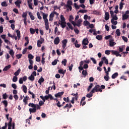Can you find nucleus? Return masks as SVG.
<instances>
[{
	"mask_svg": "<svg viewBox=\"0 0 129 129\" xmlns=\"http://www.w3.org/2000/svg\"><path fill=\"white\" fill-rule=\"evenodd\" d=\"M102 92V90L100 89V86L99 85H96L95 87L92 90V91L90 92V93H94V92Z\"/></svg>",
	"mask_w": 129,
	"mask_h": 129,
	"instance_id": "f257e3e1",
	"label": "nucleus"
},
{
	"mask_svg": "<svg viewBox=\"0 0 129 129\" xmlns=\"http://www.w3.org/2000/svg\"><path fill=\"white\" fill-rule=\"evenodd\" d=\"M29 106H30L31 107H33V108H30L29 109V111L30 113H34L36 112L37 111V105H35L33 103H29Z\"/></svg>",
	"mask_w": 129,
	"mask_h": 129,
	"instance_id": "f03ea898",
	"label": "nucleus"
},
{
	"mask_svg": "<svg viewBox=\"0 0 129 129\" xmlns=\"http://www.w3.org/2000/svg\"><path fill=\"white\" fill-rule=\"evenodd\" d=\"M72 1L69 0L67 2V4L65 6V8H67V12H69V10L70 11H72Z\"/></svg>",
	"mask_w": 129,
	"mask_h": 129,
	"instance_id": "7ed1b4c3",
	"label": "nucleus"
},
{
	"mask_svg": "<svg viewBox=\"0 0 129 129\" xmlns=\"http://www.w3.org/2000/svg\"><path fill=\"white\" fill-rule=\"evenodd\" d=\"M35 76H37V73L36 72H33L31 76L28 77V79L31 81H34L35 80Z\"/></svg>",
	"mask_w": 129,
	"mask_h": 129,
	"instance_id": "20e7f679",
	"label": "nucleus"
},
{
	"mask_svg": "<svg viewBox=\"0 0 129 129\" xmlns=\"http://www.w3.org/2000/svg\"><path fill=\"white\" fill-rule=\"evenodd\" d=\"M12 118H10V121L9 122V123L8 124V129H15V123H13L12 124Z\"/></svg>",
	"mask_w": 129,
	"mask_h": 129,
	"instance_id": "39448f33",
	"label": "nucleus"
},
{
	"mask_svg": "<svg viewBox=\"0 0 129 129\" xmlns=\"http://www.w3.org/2000/svg\"><path fill=\"white\" fill-rule=\"evenodd\" d=\"M42 16H43V19L44 21V23H47L49 22V20H48V14H45V13H42Z\"/></svg>",
	"mask_w": 129,
	"mask_h": 129,
	"instance_id": "423d86ee",
	"label": "nucleus"
},
{
	"mask_svg": "<svg viewBox=\"0 0 129 129\" xmlns=\"http://www.w3.org/2000/svg\"><path fill=\"white\" fill-rule=\"evenodd\" d=\"M68 42V40L67 39H64L61 41V43L62 44V47L63 49H65V48H66V46H67Z\"/></svg>",
	"mask_w": 129,
	"mask_h": 129,
	"instance_id": "0eeeda50",
	"label": "nucleus"
},
{
	"mask_svg": "<svg viewBox=\"0 0 129 129\" xmlns=\"http://www.w3.org/2000/svg\"><path fill=\"white\" fill-rule=\"evenodd\" d=\"M111 52L113 55H115L116 57H121V54H119V52L115 50H111Z\"/></svg>",
	"mask_w": 129,
	"mask_h": 129,
	"instance_id": "6e6552de",
	"label": "nucleus"
},
{
	"mask_svg": "<svg viewBox=\"0 0 129 129\" xmlns=\"http://www.w3.org/2000/svg\"><path fill=\"white\" fill-rule=\"evenodd\" d=\"M88 43H89L88 39L87 38H85L83 40L82 45H85V46H86L88 45Z\"/></svg>",
	"mask_w": 129,
	"mask_h": 129,
	"instance_id": "1a4fd4ad",
	"label": "nucleus"
},
{
	"mask_svg": "<svg viewBox=\"0 0 129 129\" xmlns=\"http://www.w3.org/2000/svg\"><path fill=\"white\" fill-rule=\"evenodd\" d=\"M58 25H60L61 28L64 29L66 27V22H58Z\"/></svg>",
	"mask_w": 129,
	"mask_h": 129,
	"instance_id": "9d476101",
	"label": "nucleus"
},
{
	"mask_svg": "<svg viewBox=\"0 0 129 129\" xmlns=\"http://www.w3.org/2000/svg\"><path fill=\"white\" fill-rule=\"evenodd\" d=\"M54 43L55 45H58L60 43V38L58 37L55 38L54 40Z\"/></svg>",
	"mask_w": 129,
	"mask_h": 129,
	"instance_id": "9b49d317",
	"label": "nucleus"
},
{
	"mask_svg": "<svg viewBox=\"0 0 129 129\" xmlns=\"http://www.w3.org/2000/svg\"><path fill=\"white\" fill-rule=\"evenodd\" d=\"M44 42V39L41 38L40 40H38L37 41V46L38 47H41V44H42Z\"/></svg>",
	"mask_w": 129,
	"mask_h": 129,
	"instance_id": "f8f14e48",
	"label": "nucleus"
},
{
	"mask_svg": "<svg viewBox=\"0 0 129 129\" xmlns=\"http://www.w3.org/2000/svg\"><path fill=\"white\" fill-rule=\"evenodd\" d=\"M21 4H22V1H17L15 2V5H16L18 8H21Z\"/></svg>",
	"mask_w": 129,
	"mask_h": 129,
	"instance_id": "ddd939ff",
	"label": "nucleus"
},
{
	"mask_svg": "<svg viewBox=\"0 0 129 129\" xmlns=\"http://www.w3.org/2000/svg\"><path fill=\"white\" fill-rule=\"evenodd\" d=\"M116 44V43L112 41V40H110L109 41V46L110 47H113Z\"/></svg>",
	"mask_w": 129,
	"mask_h": 129,
	"instance_id": "4468645a",
	"label": "nucleus"
},
{
	"mask_svg": "<svg viewBox=\"0 0 129 129\" xmlns=\"http://www.w3.org/2000/svg\"><path fill=\"white\" fill-rule=\"evenodd\" d=\"M105 21H108V20H109V13H108V12H105Z\"/></svg>",
	"mask_w": 129,
	"mask_h": 129,
	"instance_id": "2eb2a0df",
	"label": "nucleus"
},
{
	"mask_svg": "<svg viewBox=\"0 0 129 129\" xmlns=\"http://www.w3.org/2000/svg\"><path fill=\"white\" fill-rule=\"evenodd\" d=\"M45 81V80L43 77H41V78L39 79V80L38 81V83H39L40 85L42 84V83L44 82Z\"/></svg>",
	"mask_w": 129,
	"mask_h": 129,
	"instance_id": "dca6fc26",
	"label": "nucleus"
},
{
	"mask_svg": "<svg viewBox=\"0 0 129 129\" xmlns=\"http://www.w3.org/2000/svg\"><path fill=\"white\" fill-rule=\"evenodd\" d=\"M102 61H104V63L105 64H106L107 65L108 64V60H107V59H106V57L105 56L103 57L102 58Z\"/></svg>",
	"mask_w": 129,
	"mask_h": 129,
	"instance_id": "f3484780",
	"label": "nucleus"
},
{
	"mask_svg": "<svg viewBox=\"0 0 129 129\" xmlns=\"http://www.w3.org/2000/svg\"><path fill=\"white\" fill-rule=\"evenodd\" d=\"M16 33L18 40H20V39H21V32L20 31V30H17Z\"/></svg>",
	"mask_w": 129,
	"mask_h": 129,
	"instance_id": "a211bd4d",
	"label": "nucleus"
},
{
	"mask_svg": "<svg viewBox=\"0 0 129 129\" xmlns=\"http://www.w3.org/2000/svg\"><path fill=\"white\" fill-rule=\"evenodd\" d=\"M11 68V64H9L4 68L3 71H8Z\"/></svg>",
	"mask_w": 129,
	"mask_h": 129,
	"instance_id": "6ab92c4d",
	"label": "nucleus"
},
{
	"mask_svg": "<svg viewBox=\"0 0 129 129\" xmlns=\"http://www.w3.org/2000/svg\"><path fill=\"white\" fill-rule=\"evenodd\" d=\"M128 15H126V14H124L122 15V20H126L127 19H128Z\"/></svg>",
	"mask_w": 129,
	"mask_h": 129,
	"instance_id": "aec40b11",
	"label": "nucleus"
},
{
	"mask_svg": "<svg viewBox=\"0 0 129 129\" xmlns=\"http://www.w3.org/2000/svg\"><path fill=\"white\" fill-rule=\"evenodd\" d=\"M82 23V19H80L79 20L77 21V26L78 27H80V24Z\"/></svg>",
	"mask_w": 129,
	"mask_h": 129,
	"instance_id": "412c9836",
	"label": "nucleus"
},
{
	"mask_svg": "<svg viewBox=\"0 0 129 129\" xmlns=\"http://www.w3.org/2000/svg\"><path fill=\"white\" fill-rule=\"evenodd\" d=\"M63 94H64V92L58 93L55 95V97H58L59 96H61V95H63Z\"/></svg>",
	"mask_w": 129,
	"mask_h": 129,
	"instance_id": "4be33fe9",
	"label": "nucleus"
},
{
	"mask_svg": "<svg viewBox=\"0 0 129 129\" xmlns=\"http://www.w3.org/2000/svg\"><path fill=\"white\" fill-rule=\"evenodd\" d=\"M29 15L32 21H34V20H35V17L33 15V14H32L31 12L29 13Z\"/></svg>",
	"mask_w": 129,
	"mask_h": 129,
	"instance_id": "5701e85b",
	"label": "nucleus"
},
{
	"mask_svg": "<svg viewBox=\"0 0 129 129\" xmlns=\"http://www.w3.org/2000/svg\"><path fill=\"white\" fill-rule=\"evenodd\" d=\"M29 97L26 96L23 99V102L25 103V105L27 104V100H29Z\"/></svg>",
	"mask_w": 129,
	"mask_h": 129,
	"instance_id": "b1692460",
	"label": "nucleus"
},
{
	"mask_svg": "<svg viewBox=\"0 0 129 129\" xmlns=\"http://www.w3.org/2000/svg\"><path fill=\"white\" fill-rule=\"evenodd\" d=\"M20 72H21V69H19L14 73V75L15 76H18L19 74H20Z\"/></svg>",
	"mask_w": 129,
	"mask_h": 129,
	"instance_id": "393cba45",
	"label": "nucleus"
},
{
	"mask_svg": "<svg viewBox=\"0 0 129 129\" xmlns=\"http://www.w3.org/2000/svg\"><path fill=\"white\" fill-rule=\"evenodd\" d=\"M118 76V74L117 73H115L112 75V79H114L116 77H117Z\"/></svg>",
	"mask_w": 129,
	"mask_h": 129,
	"instance_id": "a878e982",
	"label": "nucleus"
},
{
	"mask_svg": "<svg viewBox=\"0 0 129 129\" xmlns=\"http://www.w3.org/2000/svg\"><path fill=\"white\" fill-rule=\"evenodd\" d=\"M45 29L47 31L49 30V22H45Z\"/></svg>",
	"mask_w": 129,
	"mask_h": 129,
	"instance_id": "bb28decb",
	"label": "nucleus"
},
{
	"mask_svg": "<svg viewBox=\"0 0 129 129\" xmlns=\"http://www.w3.org/2000/svg\"><path fill=\"white\" fill-rule=\"evenodd\" d=\"M9 53L10 55H11L12 57L14 58V55H15V52H14V50H11L10 51Z\"/></svg>",
	"mask_w": 129,
	"mask_h": 129,
	"instance_id": "cd10ccee",
	"label": "nucleus"
},
{
	"mask_svg": "<svg viewBox=\"0 0 129 129\" xmlns=\"http://www.w3.org/2000/svg\"><path fill=\"white\" fill-rule=\"evenodd\" d=\"M116 34L117 37H119V36H120V31L119 29H117L116 30Z\"/></svg>",
	"mask_w": 129,
	"mask_h": 129,
	"instance_id": "c85d7f7f",
	"label": "nucleus"
},
{
	"mask_svg": "<svg viewBox=\"0 0 129 129\" xmlns=\"http://www.w3.org/2000/svg\"><path fill=\"white\" fill-rule=\"evenodd\" d=\"M124 5V3H120V4H119V9L120 10H122V8H123V6Z\"/></svg>",
	"mask_w": 129,
	"mask_h": 129,
	"instance_id": "c756f323",
	"label": "nucleus"
},
{
	"mask_svg": "<svg viewBox=\"0 0 129 129\" xmlns=\"http://www.w3.org/2000/svg\"><path fill=\"white\" fill-rule=\"evenodd\" d=\"M112 20H113L114 21H117L118 18H117V16H116V14L112 16Z\"/></svg>",
	"mask_w": 129,
	"mask_h": 129,
	"instance_id": "7c9ffc66",
	"label": "nucleus"
},
{
	"mask_svg": "<svg viewBox=\"0 0 129 129\" xmlns=\"http://www.w3.org/2000/svg\"><path fill=\"white\" fill-rule=\"evenodd\" d=\"M37 16L38 19H39V20H42V17L41 16V15L40 14V12H38L37 13Z\"/></svg>",
	"mask_w": 129,
	"mask_h": 129,
	"instance_id": "2f4dec72",
	"label": "nucleus"
},
{
	"mask_svg": "<svg viewBox=\"0 0 129 129\" xmlns=\"http://www.w3.org/2000/svg\"><path fill=\"white\" fill-rule=\"evenodd\" d=\"M93 86V83H91L90 86H89V87L88 88V92H89V91H90V89H91V88H92Z\"/></svg>",
	"mask_w": 129,
	"mask_h": 129,
	"instance_id": "473e14b6",
	"label": "nucleus"
},
{
	"mask_svg": "<svg viewBox=\"0 0 129 129\" xmlns=\"http://www.w3.org/2000/svg\"><path fill=\"white\" fill-rule=\"evenodd\" d=\"M2 7H8V4L6 2H3L1 4Z\"/></svg>",
	"mask_w": 129,
	"mask_h": 129,
	"instance_id": "72a5a7b5",
	"label": "nucleus"
},
{
	"mask_svg": "<svg viewBox=\"0 0 129 129\" xmlns=\"http://www.w3.org/2000/svg\"><path fill=\"white\" fill-rule=\"evenodd\" d=\"M62 64L64 65V66H66V63H67V60L66 59H64L63 60L61 61Z\"/></svg>",
	"mask_w": 129,
	"mask_h": 129,
	"instance_id": "f704fd0d",
	"label": "nucleus"
},
{
	"mask_svg": "<svg viewBox=\"0 0 129 129\" xmlns=\"http://www.w3.org/2000/svg\"><path fill=\"white\" fill-rule=\"evenodd\" d=\"M13 82H17L18 81V77L14 76L13 78Z\"/></svg>",
	"mask_w": 129,
	"mask_h": 129,
	"instance_id": "c9c22d12",
	"label": "nucleus"
},
{
	"mask_svg": "<svg viewBox=\"0 0 129 129\" xmlns=\"http://www.w3.org/2000/svg\"><path fill=\"white\" fill-rule=\"evenodd\" d=\"M96 39L97 40H101L102 39V36L101 35H97L96 36Z\"/></svg>",
	"mask_w": 129,
	"mask_h": 129,
	"instance_id": "e433bc0d",
	"label": "nucleus"
},
{
	"mask_svg": "<svg viewBox=\"0 0 129 129\" xmlns=\"http://www.w3.org/2000/svg\"><path fill=\"white\" fill-rule=\"evenodd\" d=\"M5 105V107H7L8 106V101L4 100L2 102Z\"/></svg>",
	"mask_w": 129,
	"mask_h": 129,
	"instance_id": "4c0bfd02",
	"label": "nucleus"
},
{
	"mask_svg": "<svg viewBox=\"0 0 129 129\" xmlns=\"http://www.w3.org/2000/svg\"><path fill=\"white\" fill-rule=\"evenodd\" d=\"M28 92H29V94H31L32 95V98H33V99L35 98V95H34V93H33L30 91Z\"/></svg>",
	"mask_w": 129,
	"mask_h": 129,
	"instance_id": "58836bf2",
	"label": "nucleus"
},
{
	"mask_svg": "<svg viewBox=\"0 0 129 129\" xmlns=\"http://www.w3.org/2000/svg\"><path fill=\"white\" fill-rule=\"evenodd\" d=\"M60 22H65V18L64 16H63V15H60Z\"/></svg>",
	"mask_w": 129,
	"mask_h": 129,
	"instance_id": "ea45409f",
	"label": "nucleus"
},
{
	"mask_svg": "<svg viewBox=\"0 0 129 129\" xmlns=\"http://www.w3.org/2000/svg\"><path fill=\"white\" fill-rule=\"evenodd\" d=\"M111 22L112 23V24H113V25H117V21H114L113 19H111Z\"/></svg>",
	"mask_w": 129,
	"mask_h": 129,
	"instance_id": "a19ab883",
	"label": "nucleus"
},
{
	"mask_svg": "<svg viewBox=\"0 0 129 129\" xmlns=\"http://www.w3.org/2000/svg\"><path fill=\"white\" fill-rule=\"evenodd\" d=\"M28 58L29 60H32V59H33L34 56H33V55H32V54H28Z\"/></svg>",
	"mask_w": 129,
	"mask_h": 129,
	"instance_id": "79ce46f5",
	"label": "nucleus"
},
{
	"mask_svg": "<svg viewBox=\"0 0 129 129\" xmlns=\"http://www.w3.org/2000/svg\"><path fill=\"white\" fill-rule=\"evenodd\" d=\"M74 6H75V8L77 10H79V9H80V6L77 5V4L76 3L74 4Z\"/></svg>",
	"mask_w": 129,
	"mask_h": 129,
	"instance_id": "37998d69",
	"label": "nucleus"
},
{
	"mask_svg": "<svg viewBox=\"0 0 129 129\" xmlns=\"http://www.w3.org/2000/svg\"><path fill=\"white\" fill-rule=\"evenodd\" d=\"M23 88L24 93H27V87L26 86H23Z\"/></svg>",
	"mask_w": 129,
	"mask_h": 129,
	"instance_id": "c03bdc74",
	"label": "nucleus"
},
{
	"mask_svg": "<svg viewBox=\"0 0 129 129\" xmlns=\"http://www.w3.org/2000/svg\"><path fill=\"white\" fill-rule=\"evenodd\" d=\"M90 23L89 22L87 21H85L84 22V26H88V25H90Z\"/></svg>",
	"mask_w": 129,
	"mask_h": 129,
	"instance_id": "a18cd8bd",
	"label": "nucleus"
},
{
	"mask_svg": "<svg viewBox=\"0 0 129 129\" xmlns=\"http://www.w3.org/2000/svg\"><path fill=\"white\" fill-rule=\"evenodd\" d=\"M79 13H87V10H81L79 11Z\"/></svg>",
	"mask_w": 129,
	"mask_h": 129,
	"instance_id": "49530a36",
	"label": "nucleus"
},
{
	"mask_svg": "<svg viewBox=\"0 0 129 129\" xmlns=\"http://www.w3.org/2000/svg\"><path fill=\"white\" fill-rule=\"evenodd\" d=\"M67 25L70 29L73 30V27H72V25H71V24H70V23H68Z\"/></svg>",
	"mask_w": 129,
	"mask_h": 129,
	"instance_id": "de8ad7c7",
	"label": "nucleus"
},
{
	"mask_svg": "<svg viewBox=\"0 0 129 129\" xmlns=\"http://www.w3.org/2000/svg\"><path fill=\"white\" fill-rule=\"evenodd\" d=\"M104 78L106 81H108V80H109V76H105Z\"/></svg>",
	"mask_w": 129,
	"mask_h": 129,
	"instance_id": "09e8293b",
	"label": "nucleus"
},
{
	"mask_svg": "<svg viewBox=\"0 0 129 129\" xmlns=\"http://www.w3.org/2000/svg\"><path fill=\"white\" fill-rule=\"evenodd\" d=\"M27 16H28L27 13H24L22 15V17L23 18H24V19H27Z\"/></svg>",
	"mask_w": 129,
	"mask_h": 129,
	"instance_id": "8fccbe9b",
	"label": "nucleus"
},
{
	"mask_svg": "<svg viewBox=\"0 0 129 129\" xmlns=\"http://www.w3.org/2000/svg\"><path fill=\"white\" fill-rule=\"evenodd\" d=\"M82 73L83 75H84L85 76H86V75H87V72L86 71L83 70Z\"/></svg>",
	"mask_w": 129,
	"mask_h": 129,
	"instance_id": "3c124183",
	"label": "nucleus"
},
{
	"mask_svg": "<svg viewBox=\"0 0 129 129\" xmlns=\"http://www.w3.org/2000/svg\"><path fill=\"white\" fill-rule=\"evenodd\" d=\"M29 8H30L31 10H33V7H32V3H29V1H28Z\"/></svg>",
	"mask_w": 129,
	"mask_h": 129,
	"instance_id": "603ef678",
	"label": "nucleus"
},
{
	"mask_svg": "<svg viewBox=\"0 0 129 129\" xmlns=\"http://www.w3.org/2000/svg\"><path fill=\"white\" fill-rule=\"evenodd\" d=\"M4 32V27L3 26H0V34H2Z\"/></svg>",
	"mask_w": 129,
	"mask_h": 129,
	"instance_id": "864d4df0",
	"label": "nucleus"
},
{
	"mask_svg": "<svg viewBox=\"0 0 129 129\" xmlns=\"http://www.w3.org/2000/svg\"><path fill=\"white\" fill-rule=\"evenodd\" d=\"M30 31L31 34H35V29H33V28H30Z\"/></svg>",
	"mask_w": 129,
	"mask_h": 129,
	"instance_id": "5fc2aeb1",
	"label": "nucleus"
},
{
	"mask_svg": "<svg viewBox=\"0 0 129 129\" xmlns=\"http://www.w3.org/2000/svg\"><path fill=\"white\" fill-rule=\"evenodd\" d=\"M92 94L93 93H89V94H87L86 96L87 97H88V98H90V97H92Z\"/></svg>",
	"mask_w": 129,
	"mask_h": 129,
	"instance_id": "6e6d98bb",
	"label": "nucleus"
},
{
	"mask_svg": "<svg viewBox=\"0 0 129 129\" xmlns=\"http://www.w3.org/2000/svg\"><path fill=\"white\" fill-rule=\"evenodd\" d=\"M36 61L37 62H40V61H41V58H40V56H37L36 57Z\"/></svg>",
	"mask_w": 129,
	"mask_h": 129,
	"instance_id": "4d7b16f0",
	"label": "nucleus"
},
{
	"mask_svg": "<svg viewBox=\"0 0 129 129\" xmlns=\"http://www.w3.org/2000/svg\"><path fill=\"white\" fill-rule=\"evenodd\" d=\"M23 83H24V81L23 80V78H21L19 79V83L20 84H23Z\"/></svg>",
	"mask_w": 129,
	"mask_h": 129,
	"instance_id": "13d9d810",
	"label": "nucleus"
},
{
	"mask_svg": "<svg viewBox=\"0 0 129 129\" xmlns=\"http://www.w3.org/2000/svg\"><path fill=\"white\" fill-rule=\"evenodd\" d=\"M91 60H92V61H93L94 64H96V60H95V59L93 57H91Z\"/></svg>",
	"mask_w": 129,
	"mask_h": 129,
	"instance_id": "bf43d9fd",
	"label": "nucleus"
},
{
	"mask_svg": "<svg viewBox=\"0 0 129 129\" xmlns=\"http://www.w3.org/2000/svg\"><path fill=\"white\" fill-rule=\"evenodd\" d=\"M12 87H13V88H14V89H17V85H16V84H13L12 85Z\"/></svg>",
	"mask_w": 129,
	"mask_h": 129,
	"instance_id": "052dcab7",
	"label": "nucleus"
},
{
	"mask_svg": "<svg viewBox=\"0 0 129 129\" xmlns=\"http://www.w3.org/2000/svg\"><path fill=\"white\" fill-rule=\"evenodd\" d=\"M3 97L4 99H7V98L8 97V95H7V94H3Z\"/></svg>",
	"mask_w": 129,
	"mask_h": 129,
	"instance_id": "680f3d73",
	"label": "nucleus"
},
{
	"mask_svg": "<svg viewBox=\"0 0 129 129\" xmlns=\"http://www.w3.org/2000/svg\"><path fill=\"white\" fill-rule=\"evenodd\" d=\"M75 46L76 48H79L81 45L78 44V43H75Z\"/></svg>",
	"mask_w": 129,
	"mask_h": 129,
	"instance_id": "e2e57ef3",
	"label": "nucleus"
},
{
	"mask_svg": "<svg viewBox=\"0 0 129 129\" xmlns=\"http://www.w3.org/2000/svg\"><path fill=\"white\" fill-rule=\"evenodd\" d=\"M122 38L123 40V41H124V42H127V38H126L124 36H122Z\"/></svg>",
	"mask_w": 129,
	"mask_h": 129,
	"instance_id": "0e129e2a",
	"label": "nucleus"
},
{
	"mask_svg": "<svg viewBox=\"0 0 129 129\" xmlns=\"http://www.w3.org/2000/svg\"><path fill=\"white\" fill-rule=\"evenodd\" d=\"M57 64V59H55L52 62V65L55 66Z\"/></svg>",
	"mask_w": 129,
	"mask_h": 129,
	"instance_id": "69168bd1",
	"label": "nucleus"
},
{
	"mask_svg": "<svg viewBox=\"0 0 129 129\" xmlns=\"http://www.w3.org/2000/svg\"><path fill=\"white\" fill-rule=\"evenodd\" d=\"M44 102H43V101H40L39 102V105H40V106H42V105H43V104H44Z\"/></svg>",
	"mask_w": 129,
	"mask_h": 129,
	"instance_id": "338daca9",
	"label": "nucleus"
},
{
	"mask_svg": "<svg viewBox=\"0 0 129 129\" xmlns=\"http://www.w3.org/2000/svg\"><path fill=\"white\" fill-rule=\"evenodd\" d=\"M16 57H17V59H20V58H22V54H17Z\"/></svg>",
	"mask_w": 129,
	"mask_h": 129,
	"instance_id": "774afa93",
	"label": "nucleus"
}]
</instances>
